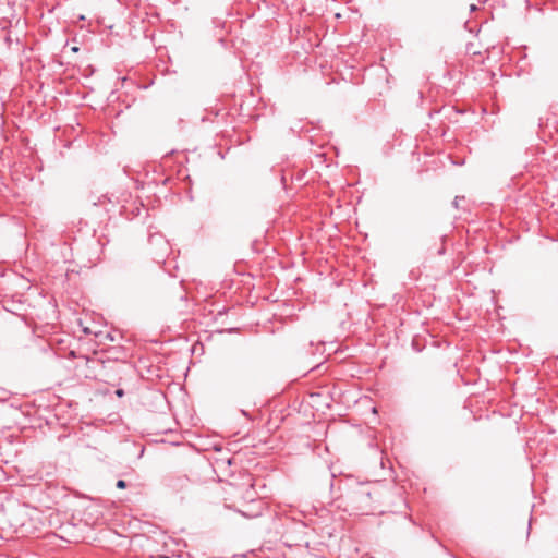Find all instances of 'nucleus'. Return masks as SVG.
Returning <instances> with one entry per match:
<instances>
[{
  "instance_id": "nucleus-1",
  "label": "nucleus",
  "mask_w": 558,
  "mask_h": 558,
  "mask_svg": "<svg viewBox=\"0 0 558 558\" xmlns=\"http://www.w3.org/2000/svg\"><path fill=\"white\" fill-rule=\"evenodd\" d=\"M378 497L376 487L369 483H360L348 492V502L352 508L363 514L375 510L373 502Z\"/></svg>"
},
{
  "instance_id": "nucleus-2",
  "label": "nucleus",
  "mask_w": 558,
  "mask_h": 558,
  "mask_svg": "<svg viewBox=\"0 0 558 558\" xmlns=\"http://www.w3.org/2000/svg\"><path fill=\"white\" fill-rule=\"evenodd\" d=\"M117 488L119 489H124L126 487V482L123 481V480H118L117 484H116Z\"/></svg>"
},
{
  "instance_id": "nucleus-3",
  "label": "nucleus",
  "mask_w": 558,
  "mask_h": 558,
  "mask_svg": "<svg viewBox=\"0 0 558 558\" xmlns=\"http://www.w3.org/2000/svg\"><path fill=\"white\" fill-rule=\"evenodd\" d=\"M458 199H459V198H458V197H456V198H454V201H453V205H454L456 207H458V205H459Z\"/></svg>"
},
{
  "instance_id": "nucleus-4",
  "label": "nucleus",
  "mask_w": 558,
  "mask_h": 558,
  "mask_svg": "<svg viewBox=\"0 0 558 558\" xmlns=\"http://www.w3.org/2000/svg\"><path fill=\"white\" fill-rule=\"evenodd\" d=\"M117 395H118L119 397H121V396L123 395V390H121V389L117 390Z\"/></svg>"
},
{
  "instance_id": "nucleus-5",
  "label": "nucleus",
  "mask_w": 558,
  "mask_h": 558,
  "mask_svg": "<svg viewBox=\"0 0 558 558\" xmlns=\"http://www.w3.org/2000/svg\"><path fill=\"white\" fill-rule=\"evenodd\" d=\"M153 558H169L168 556H163V555H159V556H154Z\"/></svg>"
},
{
  "instance_id": "nucleus-6",
  "label": "nucleus",
  "mask_w": 558,
  "mask_h": 558,
  "mask_svg": "<svg viewBox=\"0 0 558 558\" xmlns=\"http://www.w3.org/2000/svg\"><path fill=\"white\" fill-rule=\"evenodd\" d=\"M470 10L471 11H475L476 10V5L475 4H471Z\"/></svg>"
},
{
  "instance_id": "nucleus-7",
  "label": "nucleus",
  "mask_w": 558,
  "mask_h": 558,
  "mask_svg": "<svg viewBox=\"0 0 558 558\" xmlns=\"http://www.w3.org/2000/svg\"><path fill=\"white\" fill-rule=\"evenodd\" d=\"M72 51L76 52V51H78V48L77 47H73Z\"/></svg>"
}]
</instances>
